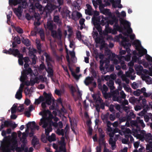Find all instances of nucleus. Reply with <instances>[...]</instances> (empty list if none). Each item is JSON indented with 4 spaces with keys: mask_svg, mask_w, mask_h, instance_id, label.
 I'll list each match as a JSON object with an SVG mask.
<instances>
[{
    "mask_svg": "<svg viewBox=\"0 0 152 152\" xmlns=\"http://www.w3.org/2000/svg\"><path fill=\"white\" fill-rule=\"evenodd\" d=\"M121 59H125V60L127 61H129L130 59V54H128L126 57L125 58L124 57H121Z\"/></svg>",
    "mask_w": 152,
    "mask_h": 152,
    "instance_id": "obj_45",
    "label": "nucleus"
},
{
    "mask_svg": "<svg viewBox=\"0 0 152 152\" xmlns=\"http://www.w3.org/2000/svg\"><path fill=\"white\" fill-rule=\"evenodd\" d=\"M109 143L111 145L112 148L113 149L115 148V142L113 140L112 138H110L109 140Z\"/></svg>",
    "mask_w": 152,
    "mask_h": 152,
    "instance_id": "obj_28",
    "label": "nucleus"
},
{
    "mask_svg": "<svg viewBox=\"0 0 152 152\" xmlns=\"http://www.w3.org/2000/svg\"><path fill=\"white\" fill-rule=\"evenodd\" d=\"M39 128V126L36 125L34 121L30 122L26 125V133H28L29 129H31L32 130L35 129L38 130Z\"/></svg>",
    "mask_w": 152,
    "mask_h": 152,
    "instance_id": "obj_12",
    "label": "nucleus"
},
{
    "mask_svg": "<svg viewBox=\"0 0 152 152\" xmlns=\"http://www.w3.org/2000/svg\"><path fill=\"white\" fill-rule=\"evenodd\" d=\"M24 110V107L22 105L19 106L17 110L19 112H21L23 111Z\"/></svg>",
    "mask_w": 152,
    "mask_h": 152,
    "instance_id": "obj_51",
    "label": "nucleus"
},
{
    "mask_svg": "<svg viewBox=\"0 0 152 152\" xmlns=\"http://www.w3.org/2000/svg\"><path fill=\"white\" fill-rule=\"evenodd\" d=\"M30 112L31 111H30L28 110V111H26V112L25 113V115L28 117H29L30 115Z\"/></svg>",
    "mask_w": 152,
    "mask_h": 152,
    "instance_id": "obj_61",
    "label": "nucleus"
},
{
    "mask_svg": "<svg viewBox=\"0 0 152 152\" xmlns=\"http://www.w3.org/2000/svg\"><path fill=\"white\" fill-rule=\"evenodd\" d=\"M48 139L50 142L56 140L55 134H52L51 136H48Z\"/></svg>",
    "mask_w": 152,
    "mask_h": 152,
    "instance_id": "obj_25",
    "label": "nucleus"
},
{
    "mask_svg": "<svg viewBox=\"0 0 152 152\" xmlns=\"http://www.w3.org/2000/svg\"><path fill=\"white\" fill-rule=\"evenodd\" d=\"M54 102V99L51 94L44 92L43 95L40 96L38 99H35L34 103L35 104H38L42 102L41 106L42 108L45 109L47 107V104L50 105Z\"/></svg>",
    "mask_w": 152,
    "mask_h": 152,
    "instance_id": "obj_1",
    "label": "nucleus"
},
{
    "mask_svg": "<svg viewBox=\"0 0 152 152\" xmlns=\"http://www.w3.org/2000/svg\"><path fill=\"white\" fill-rule=\"evenodd\" d=\"M35 7L37 8L40 9L42 8V6L39 3H37L35 4Z\"/></svg>",
    "mask_w": 152,
    "mask_h": 152,
    "instance_id": "obj_56",
    "label": "nucleus"
},
{
    "mask_svg": "<svg viewBox=\"0 0 152 152\" xmlns=\"http://www.w3.org/2000/svg\"><path fill=\"white\" fill-rule=\"evenodd\" d=\"M108 33H114L113 31L108 27V25L107 24L105 26V32H104V35H106Z\"/></svg>",
    "mask_w": 152,
    "mask_h": 152,
    "instance_id": "obj_21",
    "label": "nucleus"
},
{
    "mask_svg": "<svg viewBox=\"0 0 152 152\" xmlns=\"http://www.w3.org/2000/svg\"><path fill=\"white\" fill-rule=\"evenodd\" d=\"M86 6L87 9L85 10L86 13L89 15H91L92 14V10L91 6L88 4H86Z\"/></svg>",
    "mask_w": 152,
    "mask_h": 152,
    "instance_id": "obj_20",
    "label": "nucleus"
},
{
    "mask_svg": "<svg viewBox=\"0 0 152 152\" xmlns=\"http://www.w3.org/2000/svg\"><path fill=\"white\" fill-rule=\"evenodd\" d=\"M121 0H116L115 2H114L113 3V6L115 8L118 7L119 8H121L122 7V6L120 4Z\"/></svg>",
    "mask_w": 152,
    "mask_h": 152,
    "instance_id": "obj_18",
    "label": "nucleus"
},
{
    "mask_svg": "<svg viewBox=\"0 0 152 152\" xmlns=\"http://www.w3.org/2000/svg\"><path fill=\"white\" fill-rule=\"evenodd\" d=\"M134 44L135 45L136 49L138 51L139 53L137 55L140 57L142 56L147 53L146 50L144 49L141 46L140 42L136 40L134 41Z\"/></svg>",
    "mask_w": 152,
    "mask_h": 152,
    "instance_id": "obj_8",
    "label": "nucleus"
},
{
    "mask_svg": "<svg viewBox=\"0 0 152 152\" xmlns=\"http://www.w3.org/2000/svg\"><path fill=\"white\" fill-rule=\"evenodd\" d=\"M39 114L42 115V118L40 119V122L39 123L40 125H43L42 127L43 128H45L47 126L48 124L46 122V121L48 118H52V115L51 113L48 110H44L42 112H40Z\"/></svg>",
    "mask_w": 152,
    "mask_h": 152,
    "instance_id": "obj_6",
    "label": "nucleus"
},
{
    "mask_svg": "<svg viewBox=\"0 0 152 152\" xmlns=\"http://www.w3.org/2000/svg\"><path fill=\"white\" fill-rule=\"evenodd\" d=\"M137 121L138 123H139L141 124L143 128H144L145 127V125L143 123V120H140L139 117H137Z\"/></svg>",
    "mask_w": 152,
    "mask_h": 152,
    "instance_id": "obj_37",
    "label": "nucleus"
},
{
    "mask_svg": "<svg viewBox=\"0 0 152 152\" xmlns=\"http://www.w3.org/2000/svg\"><path fill=\"white\" fill-rule=\"evenodd\" d=\"M135 70L137 72V73H140L142 69V67L140 65H135L134 66Z\"/></svg>",
    "mask_w": 152,
    "mask_h": 152,
    "instance_id": "obj_27",
    "label": "nucleus"
},
{
    "mask_svg": "<svg viewBox=\"0 0 152 152\" xmlns=\"http://www.w3.org/2000/svg\"><path fill=\"white\" fill-rule=\"evenodd\" d=\"M125 90L128 92H131V90L130 88L128 87V86H125L124 87Z\"/></svg>",
    "mask_w": 152,
    "mask_h": 152,
    "instance_id": "obj_55",
    "label": "nucleus"
},
{
    "mask_svg": "<svg viewBox=\"0 0 152 152\" xmlns=\"http://www.w3.org/2000/svg\"><path fill=\"white\" fill-rule=\"evenodd\" d=\"M92 96L94 99L96 101V102H97L98 103L102 102V100L99 94H92Z\"/></svg>",
    "mask_w": 152,
    "mask_h": 152,
    "instance_id": "obj_17",
    "label": "nucleus"
},
{
    "mask_svg": "<svg viewBox=\"0 0 152 152\" xmlns=\"http://www.w3.org/2000/svg\"><path fill=\"white\" fill-rule=\"evenodd\" d=\"M92 2L94 7L96 8L97 7L98 4L96 1L94 0H92Z\"/></svg>",
    "mask_w": 152,
    "mask_h": 152,
    "instance_id": "obj_60",
    "label": "nucleus"
},
{
    "mask_svg": "<svg viewBox=\"0 0 152 152\" xmlns=\"http://www.w3.org/2000/svg\"><path fill=\"white\" fill-rule=\"evenodd\" d=\"M53 148L57 150L59 149L60 152H66L65 151V143L64 142V138L62 137L61 140L59 141L57 145L53 143Z\"/></svg>",
    "mask_w": 152,
    "mask_h": 152,
    "instance_id": "obj_7",
    "label": "nucleus"
},
{
    "mask_svg": "<svg viewBox=\"0 0 152 152\" xmlns=\"http://www.w3.org/2000/svg\"><path fill=\"white\" fill-rule=\"evenodd\" d=\"M17 105L14 104L11 108V112L12 114L15 113L16 112Z\"/></svg>",
    "mask_w": 152,
    "mask_h": 152,
    "instance_id": "obj_34",
    "label": "nucleus"
},
{
    "mask_svg": "<svg viewBox=\"0 0 152 152\" xmlns=\"http://www.w3.org/2000/svg\"><path fill=\"white\" fill-rule=\"evenodd\" d=\"M13 55H18L19 54V52L17 49L13 50L11 53Z\"/></svg>",
    "mask_w": 152,
    "mask_h": 152,
    "instance_id": "obj_46",
    "label": "nucleus"
},
{
    "mask_svg": "<svg viewBox=\"0 0 152 152\" xmlns=\"http://www.w3.org/2000/svg\"><path fill=\"white\" fill-rule=\"evenodd\" d=\"M146 140L148 143L146 146V150L152 152V136L151 133H148L145 135Z\"/></svg>",
    "mask_w": 152,
    "mask_h": 152,
    "instance_id": "obj_11",
    "label": "nucleus"
},
{
    "mask_svg": "<svg viewBox=\"0 0 152 152\" xmlns=\"http://www.w3.org/2000/svg\"><path fill=\"white\" fill-rule=\"evenodd\" d=\"M18 62L19 64L22 65L23 64V56L22 55H20L19 56Z\"/></svg>",
    "mask_w": 152,
    "mask_h": 152,
    "instance_id": "obj_43",
    "label": "nucleus"
},
{
    "mask_svg": "<svg viewBox=\"0 0 152 152\" xmlns=\"http://www.w3.org/2000/svg\"><path fill=\"white\" fill-rule=\"evenodd\" d=\"M85 21V20L84 19H80L79 21L81 25V26L82 27H83L84 26V22Z\"/></svg>",
    "mask_w": 152,
    "mask_h": 152,
    "instance_id": "obj_48",
    "label": "nucleus"
},
{
    "mask_svg": "<svg viewBox=\"0 0 152 152\" xmlns=\"http://www.w3.org/2000/svg\"><path fill=\"white\" fill-rule=\"evenodd\" d=\"M54 21L57 23H60V21L59 17L58 16H55L54 18Z\"/></svg>",
    "mask_w": 152,
    "mask_h": 152,
    "instance_id": "obj_44",
    "label": "nucleus"
},
{
    "mask_svg": "<svg viewBox=\"0 0 152 152\" xmlns=\"http://www.w3.org/2000/svg\"><path fill=\"white\" fill-rule=\"evenodd\" d=\"M55 93L58 96H61L64 93L63 90H59L58 89H56L55 91Z\"/></svg>",
    "mask_w": 152,
    "mask_h": 152,
    "instance_id": "obj_33",
    "label": "nucleus"
},
{
    "mask_svg": "<svg viewBox=\"0 0 152 152\" xmlns=\"http://www.w3.org/2000/svg\"><path fill=\"white\" fill-rule=\"evenodd\" d=\"M15 41H16L18 44H19L20 43V40L19 37L18 36L15 37L14 38Z\"/></svg>",
    "mask_w": 152,
    "mask_h": 152,
    "instance_id": "obj_49",
    "label": "nucleus"
},
{
    "mask_svg": "<svg viewBox=\"0 0 152 152\" xmlns=\"http://www.w3.org/2000/svg\"><path fill=\"white\" fill-rule=\"evenodd\" d=\"M121 23L124 26L125 28H127V31L128 34H130L132 32V29L130 28V24L127 21L124 20H121Z\"/></svg>",
    "mask_w": 152,
    "mask_h": 152,
    "instance_id": "obj_13",
    "label": "nucleus"
},
{
    "mask_svg": "<svg viewBox=\"0 0 152 152\" xmlns=\"http://www.w3.org/2000/svg\"><path fill=\"white\" fill-rule=\"evenodd\" d=\"M134 72V70L133 69L129 67V71L128 72H127L126 73V75L127 77L130 76L131 74H132Z\"/></svg>",
    "mask_w": 152,
    "mask_h": 152,
    "instance_id": "obj_36",
    "label": "nucleus"
},
{
    "mask_svg": "<svg viewBox=\"0 0 152 152\" xmlns=\"http://www.w3.org/2000/svg\"><path fill=\"white\" fill-rule=\"evenodd\" d=\"M140 148L139 149L138 152H145V150L144 148L141 145L140 146Z\"/></svg>",
    "mask_w": 152,
    "mask_h": 152,
    "instance_id": "obj_53",
    "label": "nucleus"
},
{
    "mask_svg": "<svg viewBox=\"0 0 152 152\" xmlns=\"http://www.w3.org/2000/svg\"><path fill=\"white\" fill-rule=\"evenodd\" d=\"M52 35L54 37L61 39L62 35L61 31L60 30H58L57 32L54 31H52Z\"/></svg>",
    "mask_w": 152,
    "mask_h": 152,
    "instance_id": "obj_15",
    "label": "nucleus"
},
{
    "mask_svg": "<svg viewBox=\"0 0 152 152\" xmlns=\"http://www.w3.org/2000/svg\"><path fill=\"white\" fill-rule=\"evenodd\" d=\"M56 132L57 134L59 135L63 136L64 134V132L63 129H58Z\"/></svg>",
    "mask_w": 152,
    "mask_h": 152,
    "instance_id": "obj_30",
    "label": "nucleus"
},
{
    "mask_svg": "<svg viewBox=\"0 0 152 152\" xmlns=\"http://www.w3.org/2000/svg\"><path fill=\"white\" fill-rule=\"evenodd\" d=\"M93 80V79L92 78L88 77L86 78L84 81V82L86 85H88L91 83Z\"/></svg>",
    "mask_w": 152,
    "mask_h": 152,
    "instance_id": "obj_26",
    "label": "nucleus"
},
{
    "mask_svg": "<svg viewBox=\"0 0 152 152\" xmlns=\"http://www.w3.org/2000/svg\"><path fill=\"white\" fill-rule=\"evenodd\" d=\"M52 130V128L50 126L47 129H45V133L46 135H48L49 134V133L51 132Z\"/></svg>",
    "mask_w": 152,
    "mask_h": 152,
    "instance_id": "obj_42",
    "label": "nucleus"
},
{
    "mask_svg": "<svg viewBox=\"0 0 152 152\" xmlns=\"http://www.w3.org/2000/svg\"><path fill=\"white\" fill-rule=\"evenodd\" d=\"M128 141V139H123L122 140V142L123 143L126 144L127 143Z\"/></svg>",
    "mask_w": 152,
    "mask_h": 152,
    "instance_id": "obj_62",
    "label": "nucleus"
},
{
    "mask_svg": "<svg viewBox=\"0 0 152 152\" xmlns=\"http://www.w3.org/2000/svg\"><path fill=\"white\" fill-rule=\"evenodd\" d=\"M22 42L24 44L26 45L27 46L29 45L30 44V41L27 39H23Z\"/></svg>",
    "mask_w": 152,
    "mask_h": 152,
    "instance_id": "obj_39",
    "label": "nucleus"
},
{
    "mask_svg": "<svg viewBox=\"0 0 152 152\" xmlns=\"http://www.w3.org/2000/svg\"><path fill=\"white\" fill-rule=\"evenodd\" d=\"M36 43L37 44V47L38 50H39L40 49V45L39 44V42L37 40L36 41Z\"/></svg>",
    "mask_w": 152,
    "mask_h": 152,
    "instance_id": "obj_58",
    "label": "nucleus"
},
{
    "mask_svg": "<svg viewBox=\"0 0 152 152\" xmlns=\"http://www.w3.org/2000/svg\"><path fill=\"white\" fill-rule=\"evenodd\" d=\"M67 28L68 30V32L69 33L68 34V38L69 40L70 41V45L69 47L71 48H72L73 49L74 48V43L71 40L69 39L70 37L72 35V28L69 26H67Z\"/></svg>",
    "mask_w": 152,
    "mask_h": 152,
    "instance_id": "obj_14",
    "label": "nucleus"
},
{
    "mask_svg": "<svg viewBox=\"0 0 152 152\" xmlns=\"http://www.w3.org/2000/svg\"><path fill=\"white\" fill-rule=\"evenodd\" d=\"M77 36L79 39H82L81 33L80 31H78L77 33Z\"/></svg>",
    "mask_w": 152,
    "mask_h": 152,
    "instance_id": "obj_50",
    "label": "nucleus"
},
{
    "mask_svg": "<svg viewBox=\"0 0 152 152\" xmlns=\"http://www.w3.org/2000/svg\"><path fill=\"white\" fill-rule=\"evenodd\" d=\"M71 89L72 91L73 95L74 96V95H75V94H74L75 93L77 94H80V91H79V90H78V89H77V91H76L75 89L72 86L71 88Z\"/></svg>",
    "mask_w": 152,
    "mask_h": 152,
    "instance_id": "obj_35",
    "label": "nucleus"
},
{
    "mask_svg": "<svg viewBox=\"0 0 152 152\" xmlns=\"http://www.w3.org/2000/svg\"><path fill=\"white\" fill-rule=\"evenodd\" d=\"M137 83L135 82H134L132 85V86L134 88H136L137 87Z\"/></svg>",
    "mask_w": 152,
    "mask_h": 152,
    "instance_id": "obj_64",
    "label": "nucleus"
},
{
    "mask_svg": "<svg viewBox=\"0 0 152 152\" xmlns=\"http://www.w3.org/2000/svg\"><path fill=\"white\" fill-rule=\"evenodd\" d=\"M38 142V140L37 138H34L32 140V143L34 144H37Z\"/></svg>",
    "mask_w": 152,
    "mask_h": 152,
    "instance_id": "obj_57",
    "label": "nucleus"
},
{
    "mask_svg": "<svg viewBox=\"0 0 152 152\" xmlns=\"http://www.w3.org/2000/svg\"><path fill=\"white\" fill-rule=\"evenodd\" d=\"M16 31L19 33H23V30L20 28L17 27L15 28Z\"/></svg>",
    "mask_w": 152,
    "mask_h": 152,
    "instance_id": "obj_47",
    "label": "nucleus"
},
{
    "mask_svg": "<svg viewBox=\"0 0 152 152\" xmlns=\"http://www.w3.org/2000/svg\"><path fill=\"white\" fill-rule=\"evenodd\" d=\"M28 66V63H25L24 65V68L26 69L23 70V72L20 78V80L22 81H24L27 79V77L26 76V74L27 73H30L31 72V70L30 68H28L27 69V68Z\"/></svg>",
    "mask_w": 152,
    "mask_h": 152,
    "instance_id": "obj_10",
    "label": "nucleus"
},
{
    "mask_svg": "<svg viewBox=\"0 0 152 152\" xmlns=\"http://www.w3.org/2000/svg\"><path fill=\"white\" fill-rule=\"evenodd\" d=\"M18 136L19 137H20L21 135H22L21 138H20V140L23 142L25 143L26 142V135L25 133H23L22 134H21V132L20 131L18 132Z\"/></svg>",
    "mask_w": 152,
    "mask_h": 152,
    "instance_id": "obj_16",
    "label": "nucleus"
},
{
    "mask_svg": "<svg viewBox=\"0 0 152 152\" xmlns=\"http://www.w3.org/2000/svg\"><path fill=\"white\" fill-rule=\"evenodd\" d=\"M99 12L96 11H94V16L92 18V21L93 22L95 28L98 30V31L100 32L102 30V28L101 26L99 25L100 23V17L96 18V16L99 15ZM100 17L102 18V20L100 22V24L104 26L106 23L108 24H112L113 22H111L110 21L108 22L107 19L103 17V16H100Z\"/></svg>",
    "mask_w": 152,
    "mask_h": 152,
    "instance_id": "obj_2",
    "label": "nucleus"
},
{
    "mask_svg": "<svg viewBox=\"0 0 152 152\" xmlns=\"http://www.w3.org/2000/svg\"><path fill=\"white\" fill-rule=\"evenodd\" d=\"M34 82H33V80L32 79H31L30 80V82L29 83H26V84L27 85H33L35 83H38L39 82V79L37 77H36L34 79Z\"/></svg>",
    "mask_w": 152,
    "mask_h": 152,
    "instance_id": "obj_24",
    "label": "nucleus"
},
{
    "mask_svg": "<svg viewBox=\"0 0 152 152\" xmlns=\"http://www.w3.org/2000/svg\"><path fill=\"white\" fill-rule=\"evenodd\" d=\"M140 90H137L136 91L134 92V95L138 96L140 95Z\"/></svg>",
    "mask_w": 152,
    "mask_h": 152,
    "instance_id": "obj_54",
    "label": "nucleus"
},
{
    "mask_svg": "<svg viewBox=\"0 0 152 152\" xmlns=\"http://www.w3.org/2000/svg\"><path fill=\"white\" fill-rule=\"evenodd\" d=\"M116 132H119V133L121 135L124 134L126 133L128 134L130 133L131 134H132L137 138L140 139L143 138L145 136L144 133H142V134H138V132L137 130L134 131L133 130L132 132H131L130 130L129 129H126V130L123 129V132H121L118 129L116 128L115 129L113 132H110V133L109 134V135L110 138H112L114 136V133Z\"/></svg>",
    "mask_w": 152,
    "mask_h": 152,
    "instance_id": "obj_3",
    "label": "nucleus"
},
{
    "mask_svg": "<svg viewBox=\"0 0 152 152\" xmlns=\"http://www.w3.org/2000/svg\"><path fill=\"white\" fill-rule=\"evenodd\" d=\"M139 142H136L134 143V148L137 149L138 147L139 146Z\"/></svg>",
    "mask_w": 152,
    "mask_h": 152,
    "instance_id": "obj_52",
    "label": "nucleus"
},
{
    "mask_svg": "<svg viewBox=\"0 0 152 152\" xmlns=\"http://www.w3.org/2000/svg\"><path fill=\"white\" fill-rule=\"evenodd\" d=\"M22 91L18 90L15 94V97L16 99H21L22 97Z\"/></svg>",
    "mask_w": 152,
    "mask_h": 152,
    "instance_id": "obj_29",
    "label": "nucleus"
},
{
    "mask_svg": "<svg viewBox=\"0 0 152 152\" xmlns=\"http://www.w3.org/2000/svg\"><path fill=\"white\" fill-rule=\"evenodd\" d=\"M53 26L51 22H48L47 23V28H48L49 29L52 30L53 28Z\"/></svg>",
    "mask_w": 152,
    "mask_h": 152,
    "instance_id": "obj_40",
    "label": "nucleus"
},
{
    "mask_svg": "<svg viewBox=\"0 0 152 152\" xmlns=\"http://www.w3.org/2000/svg\"><path fill=\"white\" fill-rule=\"evenodd\" d=\"M72 16L74 17V19H75V18H80L82 17V15L80 12H78L77 11H75L72 12Z\"/></svg>",
    "mask_w": 152,
    "mask_h": 152,
    "instance_id": "obj_22",
    "label": "nucleus"
},
{
    "mask_svg": "<svg viewBox=\"0 0 152 152\" xmlns=\"http://www.w3.org/2000/svg\"><path fill=\"white\" fill-rule=\"evenodd\" d=\"M44 55L46 58V61L48 65V68L46 69V70L48 74V76L51 77L53 75V71L51 67H50V66L51 64L53 63V62L50 59L49 55L47 53H45Z\"/></svg>",
    "mask_w": 152,
    "mask_h": 152,
    "instance_id": "obj_9",
    "label": "nucleus"
},
{
    "mask_svg": "<svg viewBox=\"0 0 152 152\" xmlns=\"http://www.w3.org/2000/svg\"><path fill=\"white\" fill-rule=\"evenodd\" d=\"M24 84L23 83H22L20 84V87L18 89L19 91H22L23 88L24 87Z\"/></svg>",
    "mask_w": 152,
    "mask_h": 152,
    "instance_id": "obj_59",
    "label": "nucleus"
},
{
    "mask_svg": "<svg viewBox=\"0 0 152 152\" xmlns=\"http://www.w3.org/2000/svg\"><path fill=\"white\" fill-rule=\"evenodd\" d=\"M17 134L15 133H13L12 134V139L10 143H7L4 146H2L1 148L3 152H9L10 150L9 149L10 146L12 147V150L16 149L18 151L20 150H18L17 148L18 146L16 140V139Z\"/></svg>",
    "mask_w": 152,
    "mask_h": 152,
    "instance_id": "obj_4",
    "label": "nucleus"
},
{
    "mask_svg": "<svg viewBox=\"0 0 152 152\" xmlns=\"http://www.w3.org/2000/svg\"><path fill=\"white\" fill-rule=\"evenodd\" d=\"M22 2V7L19 6L18 8H15L14 11L16 15L19 17L21 16V12L22 11V8H26L27 6L25 0H9V3L10 4H13L16 5Z\"/></svg>",
    "mask_w": 152,
    "mask_h": 152,
    "instance_id": "obj_5",
    "label": "nucleus"
},
{
    "mask_svg": "<svg viewBox=\"0 0 152 152\" xmlns=\"http://www.w3.org/2000/svg\"><path fill=\"white\" fill-rule=\"evenodd\" d=\"M108 86L110 88L111 90H113L114 89V87L113 86L114 82L112 80H110L109 82L108 83Z\"/></svg>",
    "mask_w": 152,
    "mask_h": 152,
    "instance_id": "obj_31",
    "label": "nucleus"
},
{
    "mask_svg": "<svg viewBox=\"0 0 152 152\" xmlns=\"http://www.w3.org/2000/svg\"><path fill=\"white\" fill-rule=\"evenodd\" d=\"M17 126V124H15V123H11L10 126L14 128H15Z\"/></svg>",
    "mask_w": 152,
    "mask_h": 152,
    "instance_id": "obj_63",
    "label": "nucleus"
},
{
    "mask_svg": "<svg viewBox=\"0 0 152 152\" xmlns=\"http://www.w3.org/2000/svg\"><path fill=\"white\" fill-rule=\"evenodd\" d=\"M122 39H123L122 44L123 45L125 46V45L126 44L125 42H129V39L128 38H126V37H123L122 38Z\"/></svg>",
    "mask_w": 152,
    "mask_h": 152,
    "instance_id": "obj_41",
    "label": "nucleus"
},
{
    "mask_svg": "<svg viewBox=\"0 0 152 152\" xmlns=\"http://www.w3.org/2000/svg\"><path fill=\"white\" fill-rule=\"evenodd\" d=\"M70 70L71 72V73H72V76H73V77L76 80H78L80 76H81L80 75H77L72 70V69L71 68H70Z\"/></svg>",
    "mask_w": 152,
    "mask_h": 152,
    "instance_id": "obj_32",
    "label": "nucleus"
},
{
    "mask_svg": "<svg viewBox=\"0 0 152 152\" xmlns=\"http://www.w3.org/2000/svg\"><path fill=\"white\" fill-rule=\"evenodd\" d=\"M56 6L55 5H53L52 4L48 3L46 7L50 11H51L53 10L56 8Z\"/></svg>",
    "mask_w": 152,
    "mask_h": 152,
    "instance_id": "obj_23",
    "label": "nucleus"
},
{
    "mask_svg": "<svg viewBox=\"0 0 152 152\" xmlns=\"http://www.w3.org/2000/svg\"><path fill=\"white\" fill-rule=\"evenodd\" d=\"M145 80L146 82L148 84H151L152 82V79L151 78L149 77H146Z\"/></svg>",
    "mask_w": 152,
    "mask_h": 152,
    "instance_id": "obj_38",
    "label": "nucleus"
},
{
    "mask_svg": "<svg viewBox=\"0 0 152 152\" xmlns=\"http://www.w3.org/2000/svg\"><path fill=\"white\" fill-rule=\"evenodd\" d=\"M11 122L8 121H5L4 122H2L0 128V130L1 131L5 127H8L9 126H10Z\"/></svg>",
    "mask_w": 152,
    "mask_h": 152,
    "instance_id": "obj_19",
    "label": "nucleus"
}]
</instances>
